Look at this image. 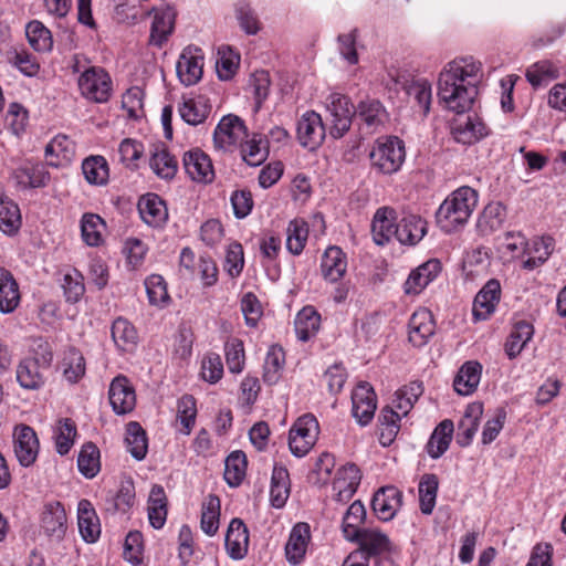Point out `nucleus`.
<instances>
[{
    "instance_id": "f257e3e1",
    "label": "nucleus",
    "mask_w": 566,
    "mask_h": 566,
    "mask_svg": "<svg viewBox=\"0 0 566 566\" xmlns=\"http://www.w3.org/2000/svg\"><path fill=\"white\" fill-rule=\"evenodd\" d=\"M482 77V65L472 56L446 64L438 78V96L444 106L458 114L471 109Z\"/></svg>"
},
{
    "instance_id": "f03ea898",
    "label": "nucleus",
    "mask_w": 566,
    "mask_h": 566,
    "mask_svg": "<svg viewBox=\"0 0 566 566\" xmlns=\"http://www.w3.org/2000/svg\"><path fill=\"white\" fill-rule=\"evenodd\" d=\"M478 203V193L470 187L454 190L439 207L436 218L444 232L465 224Z\"/></svg>"
},
{
    "instance_id": "7ed1b4c3",
    "label": "nucleus",
    "mask_w": 566,
    "mask_h": 566,
    "mask_svg": "<svg viewBox=\"0 0 566 566\" xmlns=\"http://www.w3.org/2000/svg\"><path fill=\"white\" fill-rule=\"evenodd\" d=\"M371 167L378 172H397L406 158L405 144L396 136L378 138L369 154Z\"/></svg>"
},
{
    "instance_id": "20e7f679",
    "label": "nucleus",
    "mask_w": 566,
    "mask_h": 566,
    "mask_svg": "<svg viewBox=\"0 0 566 566\" xmlns=\"http://www.w3.org/2000/svg\"><path fill=\"white\" fill-rule=\"evenodd\" d=\"M77 86L81 95L93 103H106L113 92L109 74L101 66H90L78 75Z\"/></svg>"
},
{
    "instance_id": "39448f33",
    "label": "nucleus",
    "mask_w": 566,
    "mask_h": 566,
    "mask_svg": "<svg viewBox=\"0 0 566 566\" xmlns=\"http://www.w3.org/2000/svg\"><path fill=\"white\" fill-rule=\"evenodd\" d=\"M318 432V422L314 416L304 415L300 417L289 433L291 452L298 458L306 455L314 447Z\"/></svg>"
},
{
    "instance_id": "423d86ee",
    "label": "nucleus",
    "mask_w": 566,
    "mask_h": 566,
    "mask_svg": "<svg viewBox=\"0 0 566 566\" xmlns=\"http://www.w3.org/2000/svg\"><path fill=\"white\" fill-rule=\"evenodd\" d=\"M247 137L244 122L232 114L223 116L213 133L214 146L222 150H230L233 146L242 144Z\"/></svg>"
},
{
    "instance_id": "0eeeda50",
    "label": "nucleus",
    "mask_w": 566,
    "mask_h": 566,
    "mask_svg": "<svg viewBox=\"0 0 566 566\" xmlns=\"http://www.w3.org/2000/svg\"><path fill=\"white\" fill-rule=\"evenodd\" d=\"M327 111L331 116V136L335 139L343 137L349 130L353 116L356 115L354 105L347 96L335 93L329 96Z\"/></svg>"
},
{
    "instance_id": "6e6552de",
    "label": "nucleus",
    "mask_w": 566,
    "mask_h": 566,
    "mask_svg": "<svg viewBox=\"0 0 566 566\" xmlns=\"http://www.w3.org/2000/svg\"><path fill=\"white\" fill-rule=\"evenodd\" d=\"M359 129L367 135L382 130L389 120L388 112L377 99L361 101L356 108Z\"/></svg>"
},
{
    "instance_id": "1a4fd4ad",
    "label": "nucleus",
    "mask_w": 566,
    "mask_h": 566,
    "mask_svg": "<svg viewBox=\"0 0 566 566\" xmlns=\"http://www.w3.org/2000/svg\"><path fill=\"white\" fill-rule=\"evenodd\" d=\"M203 54L200 48L195 45L186 46L176 65L177 75L186 86L197 84L203 73Z\"/></svg>"
},
{
    "instance_id": "9d476101",
    "label": "nucleus",
    "mask_w": 566,
    "mask_h": 566,
    "mask_svg": "<svg viewBox=\"0 0 566 566\" xmlns=\"http://www.w3.org/2000/svg\"><path fill=\"white\" fill-rule=\"evenodd\" d=\"M39 439L30 426L19 424L13 431V451L22 467H30L38 458Z\"/></svg>"
},
{
    "instance_id": "9b49d317",
    "label": "nucleus",
    "mask_w": 566,
    "mask_h": 566,
    "mask_svg": "<svg viewBox=\"0 0 566 566\" xmlns=\"http://www.w3.org/2000/svg\"><path fill=\"white\" fill-rule=\"evenodd\" d=\"M326 135L322 117L314 111L306 112L297 122V139L300 144L315 149L323 143Z\"/></svg>"
},
{
    "instance_id": "f8f14e48",
    "label": "nucleus",
    "mask_w": 566,
    "mask_h": 566,
    "mask_svg": "<svg viewBox=\"0 0 566 566\" xmlns=\"http://www.w3.org/2000/svg\"><path fill=\"white\" fill-rule=\"evenodd\" d=\"M109 403L116 415H126L136 406V394L133 385L126 376L115 377L108 389Z\"/></svg>"
},
{
    "instance_id": "ddd939ff",
    "label": "nucleus",
    "mask_w": 566,
    "mask_h": 566,
    "mask_svg": "<svg viewBox=\"0 0 566 566\" xmlns=\"http://www.w3.org/2000/svg\"><path fill=\"white\" fill-rule=\"evenodd\" d=\"M41 530L52 539L62 541L67 530L66 512L59 501L44 504L41 514Z\"/></svg>"
},
{
    "instance_id": "4468645a",
    "label": "nucleus",
    "mask_w": 566,
    "mask_h": 566,
    "mask_svg": "<svg viewBox=\"0 0 566 566\" xmlns=\"http://www.w3.org/2000/svg\"><path fill=\"white\" fill-rule=\"evenodd\" d=\"M352 413L361 426L368 424L377 408L374 388L368 382H361L352 392Z\"/></svg>"
},
{
    "instance_id": "2eb2a0df",
    "label": "nucleus",
    "mask_w": 566,
    "mask_h": 566,
    "mask_svg": "<svg viewBox=\"0 0 566 566\" xmlns=\"http://www.w3.org/2000/svg\"><path fill=\"white\" fill-rule=\"evenodd\" d=\"M501 297V284L497 280H489L475 295L472 314L475 321L488 319L495 311Z\"/></svg>"
},
{
    "instance_id": "dca6fc26",
    "label": "nucleus",
    "mask_w": 566,
    "mask_h": 566,
    "mask_svg": "<svg viewBox=\"0 0 566 566\" xmlns=\"http://www.w3.org/2000/svg\"><path fill=\"white\" fill-rule=\"evenodd\" d=\"M224 546L230 558L243 559L249 548V531L241 518L231 520L224 538Z\"/></svg>"
},
{
    "instance_id": "f3484780",
    "label": "nucleus",
    "mask_w": 566,
    "mask_h": 566,
    "mask_svg": "<svg viewBox=\"0 0 566 566\" xmlns=\"http://www.w3.org/2000/svg\"><path fill=\"white\" fill-rule=\"evenodd\" d=\"M402 503V493L395 486H385L378 490L373 500L371 507L381 521L391 520Z\"/></svg>"
},
{
    "instance_id": "a211bd4d",
    "label": "nucleus",
    "mask_w": 566,
    "mask_h": 566,
    "mask_svg": "<svg viewBox=\"0 0 566 566\" xmlns=\"http://www.w3.org/2000/svg\"><path fill=\"white\" fill-rule=\"evenodd\" d=\"M138 212L145 223L150 227H163L168 220L165 201L156 193H146L138 200Z\"/></svg>"
},
{
    "instance_id": "6ab92c4d",
    "label": "nucleus",
    "mask_w": 566,
    "mask_h": 566,
    "mask_svg": "<svg viewBox=\"0 0 566 566\" xmlns=\"http://www.w3.org/2000/svg\"><path fill=\"white\" fill-rule=\"evenodd\" d=\"M184 167L192 180L211 182L214 178L211 160L208 155L200 149H192L185 153Z\"/></svg>"
},
{
    "instance_id": "aec40b11",
    "label": "nucleus",
    "mask_w": 566,
    "mask_h": 566,
    "mask_svg": "<svg viewBox=\"0 0 566 566\" xmlns=\"http://www.w3.org/2000/svg\"><path fill=\"white\" fill-rule=\"evenodd\" d=\"M354 542L359 545V551H356L355 553H358L359 557L364 556L366 559L390 551V541L388 536L378 530L365 528L359 533Z\"/></svg>"
},
{
    "instance_id": "412c9836",
    "label": "nucleus",
    "mask_w": 566,
    "mask_h": 566,
    "mask_svg": "<svg viewBox=\"0 0 566 566\" xmlns=\"http://www.w3.org/2000/svg\"><path fill=\"white\" fill-rule=\"evenodd\" d=\"M409 342L416 347L424 346L434 334V321L428 310L416 311L409 319Z\"/></svg>"
},
{
    "instance_id": "4be33fe9",
    "label": "nucleus",
    "mask_w": 566,
    "mask_h": 566,
    "mask_svg": "<svg viewBox=\"0 0 566 566\" xmlns=\"http://www.w3.org/2000/svg\"><path fill=\"white\" fill-rule=\"evenodd\" d=\"M397 218L394 209L380 208L376 211L371 222V234L376 244L384 245L392 237L397 239Z\"/></svg>"
},
{
    "instance_id": "5701e85b",
    "label": "nucleus",
    "mask_w": 566,
    "mask_h": 566,
    "mask_svg": "<svg viewBox=\"0 0 566 566\" xmlns=\"http://www.w3.org/2000/svg\"><path fill=\"white\" fill-rule=\"evenodd\" d=\"M310 538L311 531L307 523L294 525L285 545V556L290 564L298 565L304 559Z\"/></svg>"
},
{
    "instance_id": "b1692460",
    "label": "nucleus",
    "mask_w": 566,
    "mask_h": 566,
    "mask_svg": "<svg viewBox=\"0 0 566 566\" xmlns=\"http://www.w3.org/2000/svg\"><path fill=\"white\" fill-rule=\"evenodd\" d=\"M441 271V263L437 259L429 260L411 271L405 282L406 294H419Z\"/></svg>"
},
{
    "instance_id": "393cba45",
    "label": "nucleus",
    "mask_w": 566,
    "mask_h": 566,
    "mask_svg": "<svg viewBox=\"0 0 566 566\" xmlns=\"http://www.w3.org/2000/svg\"><path fill=\"white\" fill-rule=\"evenodd\" d=\"M483 415V403L474 401L465 408L464 415L458 423L457 442L461 447H468L478 431L480 419Z\"/></svg>"
},
{
    "instance_id": "a878e982",
    "label": "nucleus",
    "mask_w": 566,
    "mask_h": 566,
    "mask_svg": "<svg viewBox=\"0 0 566 566\" xmlns=\"http://www.w3.org/2000/svg\"><path fill=\"white\" fill-rule=\"evenodd\" d=\"M77 524L83 539L95 543L101 535L99 518L88 500H81L77 504Z\"/></svg>"
},
{
    "instance_id": "bb28decb",
    "label": "nucleus",
    "mask_w": 566,
    "mask_h": 566,
    "mask_svg": "<svg viewBox=\"0 0 566 566\" xmlns=\"http://www.w3.org/2000/svg\"><path fill=\"white\" fill-rule=\"evenodd\" d=\"M427 221L416 214H406L397 223V240L401 244L416 245L427 233Z\"/></svg>"
},
{
    "instance_id": "cd10ccee",
    "label": "nucleus",
    "mask_w": 566,
    "mask_h": 566,
    "mask_svg": "<svg viewBox=\"0 0 566 566\" xmlns=\"http://www.w3.org/2000/svg\"><path fill=\"white\" fill-rule=\"evenodd\" d=\"M506 217L507 210L503 203L499 201L490 202L480 213L476 229L481 235H490L503 227Z\"/></svg>"
},
{
    "instance_id": "c85d7f7f",
    "label": "nucleus",
    "mask_w": 566,
    "mask_h": 566,
    "mask_svg": "<svg viewBox=\"0 0 566 566\" xmlns=\"http://www.w3.org/2000/svg\"><path fill=\"white\" fill-rule=\"evenodd\" d=\"M454 139L463 145H472L489 135V129L478 116H468L452 128Z\"/></svg>"
},
{
    "instance_id": "c756f323",
    "label": "nucleus",
    "mask_w": 566,
    "mask_h": 566,
    "mask_svg": "<svg viewBox=\"0 0 566 566\" xmlns=\"http://www.w3.org/2000/svg\"><path fill=\"white\" fill-rule=\"evenodd\" d=\"M321 270L326 280L337 282L347 270L346 254L338 247L327 248L322 256Z\"/></svg>"
},
{
    "instance_id": "7c9ffc66",
    "label": "nucleus",
    "mask_w": 566,
    "mask_h": 566,
    "mask_svg": "<svg viewBox=\"0 0 566 566\" xmlns=\"http://www.w3.org/2000/svg\"><path fill=\"white\" fill-rule=\"evenodd\" d=\"M211 105L205 96L184 98L179 104L178 112L182 120L196 126L203 123L209 116Z\"/></svg>"
},
{
    "instance_id": "2f4dec72",
    "label": "nucleus",
    "mask_w": 566,
    "mask_h": 566,
    "mask_svg": "<svg viewBox=\"0 0 566 566\" xmlns=\"http://www.w3.org/2000/svg\"><path fill=\"white\" fill-rule=\"evenodd\" d=\"M533 334L534 327L527 321L522 319L513 325L504 345L505 353L510 359H513L521 354L526 344L531 340Z\"/></svg>"
},
{
    "instance_id": "473e14b6",
    "label": "nucleus",
    "mask_w": 566,
    "mask_h": 566,
    "mask_svg": "<svg viewBox=\"0 0 566 566\" xmlns=\"http://www.w3.org/2000/svg\"><path fill=\"white\" fill-rule=\"evenodd\" d=\"M20 302L18 283L13 275L4 268H0V312H13Z\"/></svg>"
},
{
    "instance_id": "72a5a7b5",
    "label": "nucleus",
    "mask_w": 566,
    "mask_h": 566,
    "mask_svg": "<svg viewBox=\"0 0 566 566\" xmlns=\"http://www.w3.org/2000/svg\"><path fill=\"white\" fill-rule=\"evenodd\" d=\"M18 182L29 188L45 187L50 180V174L41 163L27 161L15 170Z\"/></svg>"
},
{
    "instance_id": "f704fd0d",
    "label": "nucleus",
    "mask_w": 566,
    "mask_h": 566,
    "mask_svg": "<svg viewBox=\"0 0 566 566\" xmlns=\"http://www.w3.org/2000/svg\"><path fill=\"white\" fill-rule=\"evenodd\" d=\"M482 366L478 361H467L458 371L453 387L462 395H471L478 387L481 379Z\"/></svg>"
},
{
    "instance_id": "c9c22d12",
    "label": "nucleus",
    "mask_w": 566,
    "mask_h": 566,
    "mask_svg": "<svg viewBox=\"0 0 566 566\" xmlns=\"http://www.w3.org/2000/svg\"><path fill=\"white\" fill-rule=\"evenodd\" d=\"M290 475L284 467L273 468L270 489V501L273 507L281 509L290 496Z\"/></svg>"
},
{
    "instance_id": "e433bc0d",
    "label": "nucleus",
    "mask_w": 566,
    "mask_h": 566,
    "mask_svg": "<svg viewBox=\"0 0 566 566\" xmlns=\"http://www.w3.org/2000/svg\"><path fill=\"white\" fill-rule=\"evenodd\" d=\"M167 518V497L161 485H153L148 497V520L150 525L159 530Z\"/></svg>"
},
{
    "instance_id": "4c0bfd02",
    "label": "nucleus",
    "mask_w": 566,
    "mask_h": 566,
    "mask_svg": "<svg viewBox=\"0 0 566 566\" xmlns=\"http://www.w3.org/2000/svg\"><path fill=\"white\" fill-rule=\"evenodd\" d=\"M17 380L24 389L36 390L44 385L36 358H24L17 367Z\"/></svg>"
},
{
    "instance_id": "58836bf2",
    "label": "nucleus",
    "mask_w": 566,
    "mask_h": 566,
    "mask_svg": "<svg viewBox=\"0 0 566 566\" xmlns=\"http://www.w3.org/2000/svg\"><path fill=\"white\" fill-rule=\"evenodd\" d=\"M125 441L127 452H129L135 460L142 461L145 459L148 451V439L146 431L138 422L130 421L127 424Z\"/></svg>"
},
{
    "instance_id": "ea45409f",
    "label": "nucleus",
    "mask_w": 566,
    "mask_h": 566,
    "mask_svg": "<svg viewBox=\"0 0 566 566\" xmlns=\"http://www.w3.org/2000/svg\"><path fill=\"white\" fill-rule=\"evenodd\" d=\"M321 323V315L312 306L303 307L296 315L294 327L300 340L306 342L314 336Z\"/></svg>"
},
{
    "instance_id": "a19ab883",
    "label": "nucleus",
    "mask_w": 566,
    "mask_h": 566,
    "mask_svg": "<svg viewBox=\"0 0 566 566\" xmlns=\"http://www.w3.org/2000/svg\"><path fill=\"white\" fill-rule=\"evenodd\" d=\"M555 240L549 235H544L533 240L527 251L528 258L523 262V268L534 270L541 266L553 253Z\"/></svg>"
},
{
    "instance_id": "79ce46f5",
    "label": "nucleus",
    "mask_w": 566,
    "mask_h": 566,
    "mask_svg": "<svg viewBox=\"0 0 566 566\" xmlns=\"http://www.w3.org/2000/svg\"><path fill=\"white\" fill-rule=\"evenodd\" d=\"M366 518V510L360 501H355L347 509L343 517V534L347 541H355L359 533L364 530L360 525Z\"/></svg>"
},
{
    "instance_id": "37998d69",
    "label": "nucleus",
    "mask_w": 566,
    "mask_h": 566,
    "mask_svg": "<svg viewBox=\"0 0 566 566\" xmlns=\"http://www.w3.org/2000/svg\"><path fill=\"white\" fill-rule=\"evenodd\" d=\"M175 15L170 10H156L150 30V43L161 46L174 30Z\"/></svg>"
},
{
    "instance_id": "c03bdc74",
    "label": "nucleus",
    "mask_w": 566,
    "mask_h": 566,
    "mask_svg": "<svg viewBox=\"0 0 566 566\" xmlns=\"http://www.w3.org/2000/svg\"><path fill=\"white\" fill-rule=\"evenodd\" d=\"M149 166L163 179L174 178L178 169L176 158L165 147H157L155 149L151 154Z\"/></svg>"
},
{
    "instance_id": "a18cd8bd",
    "label": "nucleus",
    "mask_w": 566,
    "mask_h": 566,
    "mask_svg": "<svg viewBox=\"0 0 566 566\" xmlns=\"http://www.w3.org/2000/svg\"><path fill=\"white\" fill-rule=\"evenodd\" d=\"M21 214L17 203L8 197H0V230L8 235L19 231Z\"/></svg>"
},
{
    "instance_id": "49530a36",
    "label": "nucleus",
    "mask_w": 566,
    "mask_h": 566,
    "mask_svg": "<svg viewBox=\"0 0 566 566\" xmlns=\"http://www.w3.org/2000/svg\"><path fill=\"white\" fill-rule=\"evenodd\" d=\"M308 238V224L302 219L290 221L286 229V249L293 255L303 252Z\"/></svg>"
},
{
    "instance_id": "de8ad7c7",
    "label": "nucleus",
    "mask_w": 566,
    "mask_h": 566,
    "mask_svg": "<svg viewBox=\"0 0 566 566\" xmlns=\"http://www.w3.org/2000/svg\"><path fill=\"white\" fill-rule=\"evenodd\" d=\"M224 480L232 486H239L245 476L247 457L241 450L231 452L224 463Z\"/></svg>"
},
{
    "instance_id": "09e8293b",
    "label": "nucleus",
    "mask_w": 566,
    "mask_h": 566,
    "mask_svg": "<svg viewBox=\"0 0 566 566\" xmlns=\"http://www.w3.org/2000/svg\"><path fill=\"white\" fill-rule=\"evenodd\" d=\"M406 94L412 98L424 115L429 113L431 104V84L426 78H412L405 83Z\"/></svg>"
},
{
    "instance_id": "8fccbe9b",
    "label": "nucleus",
    "mask_w": 566,
    "mask_h": 566,
    "mask_svg": "<svg viewBox=\"0 0 566 566\" xmlns=\"http://www.w3.org/2000/svg\"><path fill=\"white\" fill-rule=\"evenodd\" d=\"M85 180L91 185H105L108 179V165L103 156H90L82 163Z\"/></svg>"
},
{
    "instance_id": "3c124183",
    "label": "nucleus",
    "mask_w": 566,
    "mask_h": 566,
    "mask_svg": "<svg viewBox=\"0 0 566 566\" xmlns=\"http://www.w3.org/2000/svg\"><path fill=\"white\" fill-rule=\"evenodd\" d=\"M438 486L439 480L436 474L427 473L421 476L418 486L419 502L420 511L426 515L431 514L434 509Z\"/></svg>"
},
{
    "instance_id": "603ef678",
    "label": "nucleus",
    "mask_w": 566,
    "mask_h": 566,
    "mask_svg": "<svg viewBox=\"0 0 566 566\" xmlns=\"http://www.w3.org/2000/svg\"><path fill=\"white\" fill-rule=\"evenodd\" d=\"M62 368L65 379L71 384H76L85 375L84 356L75 347H70L64 354Z\"/></svg>"
},
{
    "instance_id": "864d4df0",
    "label": "nucleus",
    "mask_w": 566,
    "mask_h": 566,
    "mask_svg": "<svg viewBox=\"0 0 566 566\" xmlns=\"http://www.w3.org/2000/svg\"><path fill=\"white\" fill-rule=\"evenodd\" d=\"M111 332L115 345L122 350H130L137 343L138 336L135 327L123 317L113 322Z\"/></svg>"
},
{
    "instance_id": "5fc2aeb1",
    "label": "nucleus",
    "mask_w": 566,
    "mask_h": 566,
    "mask_svg": "<svg viewBox=\"0 0 566 566\" xmlns=\"http://www.w3.org/2000/svg\"><path fill=\"white\" fill-rule=\"evenodd\" d=\"M423 392L422 382L411 381L396 392V399L392 401V408L402 416H407L416 401Z\"/></svg>"
},
{
    "instance_id": "6e6d98bb",
    "label": "nucleus",
    "mask_w": 566,
    "mask_h": 566,
    "mask_svg": "<svg viewBox=\"0 0 566 566\" xmlns=\"http://www.w3.org/2000/svg\"><path fill=\"white\" fill-rule=\"evenodd\" d=\"M220 517V499L210 494L202 503L201 510V530L209 536L217 533Z\"/></svg>"
},
{
    "instance_id": "4d7b16f0",
    "label": "nucleus",
    "mask_w": 566,
    "mask_h": 566,
    "mask_svg": "<svg viewBox=\"0 0 566 566\" xmlns=\"http://www.w3.org/2000/svg\"><path fill=\"white\" fill-rule=\"evenodd\" d=\"M25 34L30 45L38 52H48L53 46L50 30L38 20H33L27 24Z\"/></svg>"
},
{
    "instance_id": "13d9d810",
    "label": "nucleus",
    "mask_w": 566,
    "mask_h": 566,
    "mask_svg": "<svg viewBox=\"0 0 566 566\" xmlns=\"http://www.w3.org/2000/svg\"><path fill=\"white\" fill-rule=\"evenodd\" d=\"M78 471L88 479L94 478L101 469L99 450L92 443H85L77 458Z\"/></svg>"
},
{
    "instance_id": "bf43d9fd",
    "label": "nucleus",
    "mask_w": 566,
    "mask_h": 566,
    "mask_svg": "<svg viewBox=\"0 0 566 566\" xmlns=\"http://www.w3.org/2000/svg\"><path fill=\"white\" fill-rule=\"evenodd\" d=\"M285 363V353L282 347L272 346L265 357L263 379L266 384H276Z\"/></svg>"
},
{
    "instance_id": "052dcab7",
    "label": "nucleus",
    "mask_w": 566,
    "mask_h": 566,
    "mask_svg": "<svg viewBox=\"0 0 566 566\" xmlns=\"http://www.w3.org/2000/svg\"><path fill=\"white\" fill-rule=\"evenodd\" d=\"M105 229L104 220L94 213H85L81 221L83 240L91 247H97L102 242V232Z\"/></svg>"
},
{
    "instance_id": "680f3d73",
    "label": "nucleus",
    "mask_w": 566,
    "mask_h": 566,
    "mask_svg": "<svg viewBox=\"0 0 566 566\" xmlns=\"http://www.w3.org/2000/svg\"><path fill=\"white\" fill-rule=\"evenodd\" d=\"M77 434L76 426L69 418L60 419L55 429V446L59 454L64 455L71 450Z\"/></svg>"
},
{
    "instance_id": "e2e57ef3",
    "label": "nucleus",
    "mask_w": 566,
    "mask_h": 566,
    "mask_svg": "<svg viewBox=\"0 0 566 566\" xmlns=\"http://www.w3.org/2000/svg\"><path fill=\"white\" fill-rule=\"evenodd\" d=\"M525 75L534 87H538L556 78L558 69L549 61H539L531 65Z\"/></svg>"
},
{
    "instance_id": "0e129e2a",
    "label": "nucleus",
    "mask_w": 566,
    "mask_h": 566,
    "mask_svg": "<svg viewBox=\"0 0 566 566\" xmlns=\"http://www.w3.org/2000/svg\"><path fill=\"white\" fill-rule=\"evenodd\" d=\"M197 417L196 399L191 395H185L178 400L177 418L184 427L182 432L189 434Z\"/></svg>"
},
{
    "instance_id": "69168bd1",
    "label": "nucleus",
    "mask_w": 566,
    "mask_h": 566,
    "mask_svg": "<svg viewBox=\"0 0 566 566\" xmlns=\"http://www.w3.org/2000/svg\"><path fill=\"white\" fill-rule=\"evenodd\" d=\"M145 287L150 304L165 305L169 301L167 285L161 275H149L145 281Z\"/></svg>"
},
{
    "instance_id": "338daca9",
    "label": "nucleus",
    "mask_w": 566,
    "mask_h": 566,
    "mask_svg": "<svg viewBox=\"0 0 566 566\" xmlns=\"http://www.w3.org/2000/svg\"><path fill=\"white\" fill-rule=\"evenodd\" d=\"M235 17L247 34H256L259 32L260 23L258 17L248 1L239 0L235 3Z\"/></svg>"
},
{
    "instance_id": "774afa93",
    "label": "nucleus",
    "mask_w": 566,
    "mask_h": 566,
    "mask_svg": "<svg viewBox=\"0 0 566 566\" xmlns=\"http://www.w3.org/2000/svg\"><path fill=\"white\" fill-rule=\"evenodd\" d=\"M270 75L266 71L254 72L249 81L255 99V111H259L262 103L266 99L270 91Z\"/></svg>"
}]
</instances>
